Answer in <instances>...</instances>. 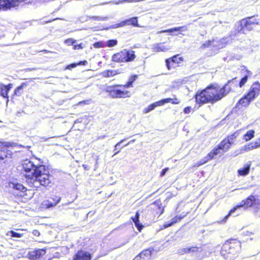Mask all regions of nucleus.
Instances as JSON below:
<instances>
[{
  "mask_svg": "<svg viewBox=\"0 0 260 260\" xmlns=\"http://www.w3.org/2000/svg\"><path fill=\"white\" fill-rule=\"evenodd\" d=\"M88 102L89 101L88 100H84V101H81L79 103V104H87L88 103Z\"/></svg>",
  "mask_w": 260,
  "mask_h": 260,
  "instance_id": "obj_53",
  "label": "nucleus"
},
{
  "mask_svg": "<svg viewBox=\"0 0 260 260\" xmlns=\"http://www.w3.org/2000/svg\"><path fill=\"white\" fill-rule=\"evenodd\" d=\"M214 40L213 39L212 40H208L206 41L205 43H203L201 46V49H205L207 48L211 47L213 46V44L214 42Z\"/></svg>",
  "mask_w": 260,
  "mask_h": 260,
  "instance_id": "obj_39",
  "label": "nucleus"
},
{
  "mask_svg": "<svg viewBox=\"0 0 260 260\" xmlns=\"http://www.w3.org/2000/svg\"><path fill=\"white\" fill-rule=\"evenodd\" d=\"M183 218V217L181 216H176L172 219V222H173V224L179 222L181 221V220Z\"/></svg>",
  "mask_w": 260,
  "mask_h": 260,
  "instance_id": "obj_46",
  "label": "nucleus"
},
{
  "mask_svg": "<svg viewBox=\"0 0 260 260\" xmlns=\"http://www.w3.org/2000/svg\"><path fill=\"white\" fill-rule=\"evenodd\" d=\"M184 58L179 54L174 55L165 59V64L168 70L174 69L180 66L183 61Z\"/></svg>",
  "mask_w": 260,
  "mask_h": 260,
  "instance_id": "obj_11",
  "label": "nucleus"
},
{
  "mask_svg": "<svg viewBox=\"0 0 260 260\" xmlns=\"http://www.w3.org/2000/svg\"><path fill=\"white\" fill-rule=\"evenodd\" d=\"M241 247V242L237 238L226 240L222 244L220 253L227 260L234 259Z\"/></svg>",
  "mask_w": 260,
  "mask_h": 260,
  "instance_id": "obj_5",
  "label": "nucleus"
},
{
  "mask_svg": "<svg viewBox=\"0 0 260 260\" xmlns=\"http://www.w3.org/2000/svg\"><path fill=\"white\" fill-rule=\"evenodd\" d=\"M138 75H133L129 77L126 83L123 84V87L128 88L133 87V83L138 78Z\"/></svg>",
  "mask_w": 260,
  "mask_h": 260,
  "instance_id": "obj_32",
  "label": "nucleus"
},
{
  "mask_svg": "<svg viewBox=\"0 0 260 260\" xmlns=\"http://www.w3.org/2000/svg\"><path fill=\"white\" fill-rule=\"evenodd\" d=\"M27 256L30 260H50L46 255V249H34L28 251Z\"/></svg>",
  "mask_w": 260,
  "mask_h": 260,
  "instance_id": "obj_10",
  "label": "nucleus"
},
{
  "mask_svg": "<svg viewBox=\"0 0 260 260\" xmlns=\"http://www.w3.org/2000/svg\"><path fill=\"white\" fill-rule=\"evenodd\" d=\"M123 84H116L106 87L105 91L113 99L128 98L132 96L130 91L125 90Z\"/></svg>",
  "mask_w": 260,
  "mask_h": 260,
  "instance_id": "obj_7",
  "label": "nucleus"
},
{
  "mask_svg": "<svg viewBox=\"0 0 260 260\" xmlns=\"http://www.w3.org/2000/svg\"><path fill=\"white\" fill-rule=\"evenodd\" d=\"M255 199L254 196L250 195L245 200H242L241 203L235 207L237 209L239 208L243 207L244 209H248L252 207L255 203Z\"/></svg>",
  "mask_w": 260,
  "mask_h": 260,
  "instance_id": "obj_14",
  "label": "nucleus"
},
{
  "mask_svg": "<svg viewBox=\"0 0 260 260\" xmlns=\"http://www.w3.org/2000/svg\"><path fill=\"white\" fill-rule=\"evenodd\" d=\"M171 46L167 42L154 44L152 48V51L155 53L165 52L171 49Z\"/></svg>",
  "mask_w": 260,
  "mask_h": 260,
  "instance_id": "obj_15",
  "label": "nucleus"
},
{
  "mask_svg": "<svg viewBox=\"0 0 260 260\" xmlns=\"http://www.w3.org/2000/svg\"><path fill=\"white\" fill-rule=\"evenodd\" d=\"M28 0H17V3L26 2Z\"/></svg>",
  "mask_w": 260,
  "mask_h": 260,
  "instance_id": "obj_58",
  "label": "nucleus"
},
{
  "mask_svg": "<svg viewBox=\"0 0 260 260\" xmlns=\"http://www.w3.org/2000/svg\"><path fill=\"white\" fill-rule=\"evenodd\" d=\"M135 141V139H133L132 140H131V141L128 142L126 144H125L124 146H126L127 145H128L129 144H130L131 143L134 142Z\"/></svg>",
  "mask_w": 260,
  "mask_h": 260,
  "instance_id": "obj_55",
  "label": "nucleus"
},
{
  "mask_svg": "<svg viewBox=\"0 0 260 260\" xmlns=\"http://www.w3.org/2000/svg\"><path fill=\"white\" fill-rule=\"evenodd\" d=\"M165 208L160 199H158L149 205L148 211L152 217L158 218L165 212Z\"/></svg>",
  "mask_w": 260,
  "mask_h": 260,
  "instance_id": "obj_9",
  "label": "nucleus"
},
{
  "mask_svg": "<svg viewBox=\"0 0 260 260\" xmlns=\"http://www.w3.org/2000/svg\"><path fill=\"white\" fill-rule=\"evenodd\" d=\"M24 85L26 86V83H23L21 86L17 87V90L21 89Z\"/></svg>",
  "mask_w": 260,
  "mask_h": 260,
  "instance_id": "obj_56",
  "label": "nucleus"
},
{
  "mask_svg": "<svg viewBox=\"0 0 260 260\" xmlns=\"http://www.w3.org/2000/svg\"><path fill=\"white\" fill-rule=\"evenodd\" d=\"M118 27L123 26L125 25H131L134 27H139L138 17H134L125 20L117 24Z\"/></svg>",
  "mask_w": 260,
  "mask_h": 260,
  "instance_id": "obj_21",
  "label": "nucleus"
},
{
  "mask_svg": "<svg viewBox=\"0 0 260 260\" xmlns=\"http://www.w3.org/2000/svg\"><path fill=\"white\" fill-rule=\"evenodd\" d=\"M93 46L95 48H100L104 47V44L102 42L99 41L94 43L93 44Z\"/></svg>",
  "mask_w": 260,
  "mask_h": 260,
  "instance_id": "obj_42",
  "label": "nucleus"
},
{
  "mask_svg": "<svg viewBox=\"0 0 260 260\" xmlns=\"http://www.w3.org/2000/svg\"><path fill=\"white\" fill-rule=\"evenodd\" d=\"M27 188L24 187L22 184L17 183V197H23L27 196L26 191Z\"/></svg>",
  "mask_w": 260,
  "mask_h": 260,
  "instance_id": "obj_30",
  "label": "nucleus"
},
{
  "mask_svg": "<svg viewBox=\"0 0 260 260\" xmlns=\"http://www.w3.org/2000/svg\"><path fill=\"white\" fill-rule=\"evenodd\" d=\"M157 106H160L158 101L149 105L146 108L143 110V113H148L152 110H154Z\"/></svg>",
  "mask_w": 260,
  "mask_h": 260,
  "instance_id": "obj_34",
  "label": "nucleus"
},
{
  "mask_svg": "<svg viewBox=\"0 0 260 260\" xmlns=\"http://www.w3.org/2000/svg\"><path fill=\"white\" fill-rule=\"evenodd\" d=\"M158 102L161 106L168 103H171L173 105H178L180 104V101L178 98H176L173 99L168 98L159 100L158 101Z\"/></svg>",
  "mask_w": 260,
  "mask_h": 260,
  "instance_id": "obj_27",
  "label": "nucleus"
},
{
  "mask_svg": "<svg viewBox=\"0 0 260 260\" xmlns=\"http://www.w3.org/2000/svg\"><path fill=\"white\" fill-rule=\"evenodd\" d=\"M120 74L118 70H107L103 72L102 76L104 77L109 78L113 77Z\"/></svg>",
  "mask_w": 260,
  "mask_h": 260,
  "instance_id": "obj_31",
  "label": "nucleus"
},
{
  "mask_svg": "<svg viewBox=\"0 0 260 260\" xmlns=\"http://www.w3.org/2000/svg\"><path fill=\"white\" fill-rule=\"evenodd\" d=\"M129 138H124L123 139L120 140L119 142H118L115 145V148H114V150L116 151L114 153V154H113V155H116L117 154H118V153H119L121 151V149L123 147H124V146H120V145L121 143H122L123 142L126 141V140H127Z\"/></svg>",
  "mask_w": 260,
  "mask_h": 260,
  "instance_id": "obj_37",
  "label": "nucleus"
},
{
  "mask_svg": "<svg viewBox=\"0 0 260 260\" xmlns=\"http://www.w3.org/2000/svg\"><path fill=\"white\" fill-rule=\"evenodd\" d=\"M6 187L9 188L10 189L9 190V191H11V189H12L14 190L16 189V184L14 182H8V185H6Z\"/></svg>",
  "mask_w": 260,
  "mask_h": 260,
  "instance_id": "obj_41",
  "label": "nucleus"
},
{
  "mask_svg": "<svg viewBox=\"0 0 260 260\" xmlns=\"http://www.w3.org/2000/svg\"><path fill=\"white\" fill-rule=\"evenodd\" d=\"M9 233L11 236L14 237H16V233H15L13 231H10Z\"/></svg>",
  "mask_w": 260,
  "mask_h": 260,
  "instance_id": "obj_52",
  "label": "nucleus"
},
{
  "mask_svg": "<svg viewBox=\"0 0 260 260\" xmlns=\"http://www.w3.org/2000/svg\"><path fill=\"white\" fill-rule=\"evenodd\" d=\"M244 68L246 69V75L243 77L238 83L236 81L237 77H235L228 80L221 87H220L219 85L217 84V90L220 100L229 93L234 92L237 87L240 88L243 87L247 82L248 78L252 75V73L246 69L245 67Z\"/></svg>",
  "mask_w": 260,
  "mask_h": 260,
  "instance_id": "obj_4",
  "label": "nucleus"
},
{
  "mask_svg": "<svg viewBox=\"0 0 260 260\" xmlns=\"http://www.w3.org/2000/svg\"><path fill=\"white\" fill-rule=\"evenodd\" d=\"M246 93L254 101L260 95V82H253Z\"/></svg>",
  "mask_w": 260,
  "mask_h": 260,
  "instance_id": "obj_12",
  "label": "nucleus"
},
{
  "mask_svg": "<svg viewBox=\"0 0 260 260\" xmlns=\"http://www.w3.org/2000/svg\"><path fill=\"white\" fill-rule=\"evenodd\" d=\"M18 232H17V238L23 237L24 239H27L28 237V232L26 230L17 229Z\"/></svg>",
  "mask_w": 260,
  "mask_h": 260,
  "instance_id": "obj_38",
  "label": "nucleus"
},
{
  "mask_svg": "<svg viewBox=\"0 0 260 260\" xmlns=\"http://www.w3.org/2000/svg\"><path fill=\"white\" fill-rule=\"evenodd\" d=\"M239 135V132L237 131L234 133L228 135L216 147L213 148L203 159L195 164L193 167H199L207 163L208 161L214 159L216 155L218 154L223 155L228 152L235 143Z\"/></svg>",
  "mask_w": 260,
  "mask_h": 260,
  "instance_id": "obj_2",
  "label": "nucleus"
},
{
  "mask_svg": "<svg viewBox=\"0 0 260 260\" xmlns=\"http://www.w3.org/2000/svg\"><path fill=\"white\" fill-rule=\"evenodd\" d=\"M253 100L245 93L237 102L235 107L238 109L247 108Z\"/></svg>",
  "mask_w": 260,
  "mask_h": 260,
  "instance_id": "obj_16",
  "label": "nucleus"
},
{
  "mask_svg": "<svg viewBox=\"0 0 260 260\" xmlns=\"http://www.w3.org/2000/svg\"><path fill=\"white\" fill-rule=\"evenodd\" d=\"M191 107L190 106H187L184 108L183 112L185 114H189L191 112Z\"/></svg>",
  "mask_w": 260,
  "mask_h": 260,
  "instance_id": "obj_47",
  "label": "nucleus"
},
{
  "mask_svg": "<svg viewBox=\"0 0 260 260\" xmlns=\"http://www.w3.org/2000/svg\"><path fill=\"white\" fill-rule=\"evenodd\" d=\"M112 61L116 63L125 62L123 50L114 54L112 56Z\"/></svg>",
  "mask_w": 260,
  "mask_h": 260,
  "instance_id": "obj_22",
  "label": "nucleus"
},
{
  "mask_svg": "<svg viewBox=\"0 0 260 260\" xmlns=\"http://www.w3.org/2000/svg\"><path fill=\"white\" fill-rule=\"evenodd\" d=\"M250 164H246L244 167L239 169L237 172L239 176H245L248 175L250 172Z\"/></svg>",
  "mask_w": 260,
  "mask_h": 260,
  "instance_id": "obj_29",
  "label": "nucleus"
},
{
  "mask_svg": "<svg viewBox=\"0 0 260 260\" xmlns=\"http://www.w3.org/2000/svg\"><path fill=\"white\" fill-rule=\"evenodd\" d=\"M60 201V198L55 193H51L46 200L43 201V205L46 208L56 206Z\"/></svg>",
  "mask_w": 260,
  "mask_h": 260,
  "instance_id": "obj_13",
  "label": "nucleus"
},
{
  "mask_svg": "<svg viewBox=\"0 0 260 260\" xmlns=\"http://www.w3.org/2000/svg\"><path fill=\"white\" fill-rule=\"evenodd\" d=\"M259 25L260 18L257 15L247 17L238 21L235 26V32L246 35L248 32L253 31L256 25Z\"/></svg>",
  "mask_w": 260,
  "mask_h": 260,
  "instance_id": "obj_6",
  "label": "nucleus"
},
{
  "mask_svg": "<svg viewBox=\"0 0 260 260\" xmlns=\"http://www.w3.org/2000/svg\"><path fill=\"white\" fill-rule=\"evenodd\" d=\"M16 0H0V11H6L15 7Z\"/></svg>",
  "mask_w": 260,
  "mask_h": 260,
  "instance_id": "obj_19",
  "label": "nucleus"
},
{
  "mask_svg": "<svg viewBox=\"0 0 260 260\" xmlns=\"http://www.w3.org/2000/svg\"><path fill=\"white\" fill-rule=\"evenodd\" d=\"M193 98L199 107L209 103L214 104L220 101L217 90V84H210L204 89L198 90Z\"/></svg>",
  "mask_w": 260,
  "mask_h": 260,
  "instance_id": "obj_3",
  "label": "nucleus"
},
{
  "mask_svg": "<svg viewBox=\"0 0 260 260\" xmlns=\"http://www.w3.org/2000/svg\"><path fill=\"white\" fill-rule=\"evenodd\" d=\"M54 20H55V19H54ZM53 20H54V19L49 20L46 21L45 22L49 23V22H51L53 21Z\"/></svg>",
  "mask_w": 260,
  "mask_h": 260,
  "instance_id": "obj_59",
  "label": "nucleus"
},
{
  "mask_svg": "<svg viewBox=\"0 0 260 260\" xmlns=\"http://www.w3.org/2000/svg\"><path fill=\"white\" fill-rule=\"evenodd\" d=\"M237 210L235 207H234L232 209H231L229 213L224 217V220L225 221L231 215L232 213H234Z\"/></svg>",
  "mask_w": 260,
  "mask_h": 260,
  "instance_id": "obj_44",
  "label": "nucleus"
},
{
  "mask_svg": "<svg viewBox=\"0 0 260 260\" xmlns=\"http://www.w3.org/2000/svg\"><path fill=\"white\" fill-rule=\"evenodd\" d=\"M169 170V168H165V169H162L160 173V176L162 177L164 176L166 172Z\"/></svg>",
  "mask_w": 260,
  "mask_h": 260,
  "instance_id": "obj_48",
  "label": "nucleus"
},
{
  "mask_svg": "<svg viewBox=\"0 0 260 260\" xmlns=\"http://www.w3.org/2000/svg\"><path fill=\"white\" fill-rule=\"evenodd\" d=\"M40 52H45V53H48L49 51L47 50H43L42 51H40Z\"/></svg>",
  "mask_w": 260,
  "mask_h": 260,
  "instance_id": "obj_60",
  "label": "nucleus"
},
{
  "mask_svg": "<svg viewBox=\"0 0 260 260\" xmlns=\"http://www.w3.org/2000/svg\"><path fill=\"white\" fill-rule=\"evenodd\" d=\"M14 93L15 94H16V89H15L14 90Z\"/></svg>",
  "mask_w": 260,
  "mask_h": 260,
  "instance_id": "obj_62",
  "label": "nucleus"
},
{
  "mask_svg": "<svg viewBox=\"0 0 260 260\" xmlns=\"http://www.w3.org/2000/svg\"><path fill=\"white\" fill-rule=\"evenodd\" d=\"M125 2H129V3H132V2H139V1L138 0H124Z\"/></svg>",
  "mask_w": 260,
  "mask_h": 260,
  "instance_id": "obj_54",
  "label": "nucleus"
},
{
  "mask_svg": "<svg viewBox=\"0 0 260 260\" xmlns=\"http://www.w3.org/2000/svg\"><path fill=\"white\" fill-rule=\"evenodd\" d=\"M255 131L253 129H250L243 135V139L245 141H248L251 140L254 137Z\"/></svg>",
  "mask_w": 260,
  "mask_h": 260,
  "instance_id": "obj_35",
  "label": "nucleus"
},
{
  "mask_svg": "<svg viewBox=\"0 0 260 260\" xmlns=\"http://www.w3.org/2000/svg\"><path fill=\"white\" fill-rule=\"evenodd\" d=\"M199 248L197 246H191L190 247H186L181 248L179 250V253L181 255L189 253H197L199 251Z\"/></svg>",
  "mask_w": 260,
  "mask_h": 260,
  "instance_id": "obj_24",
  "label": "nucleus"
},
{
  "mask_svg": "<svg viewBox=\"0 0 260 260\" xmlns=\"http://www.w3.org/2000/svg\"><path fill=\"white\" fill-rule=\"evenodd\" d=\"M131 219L135 223V226L137 228L138 230L141 232L143 228V225L141 224L139 222V212L137 211L136 213L135 216L134 217H132Z\"/></svg>",
  "mask_w": 260,
  "mask_h": 260,
  "instance_id": "obj_28",
  "label": "nucleus"
},
{
  "mask_svg": "<svg viewBox=\"0 0 260 260\" xmlns=\"http://www.w3.org/2000/svg\"><path fill=\"white\" fill-rule=\"evenodd\" d=\"M92 18H93V19H94V20H98V19H99L98 17H93Z\"/></svg>",
  "mask_w": 260,
  "mask_h": 260,
  "instance_id": "obj_61",
  "label": "nucleus"
},
{
  "mask_svg": "<svg viewBox=\"0 0 260 260\" xmlns=\"http://www.w3.org/2000/svg\"><path fill=\"white\" fill-rule=\"evenodd\" d=\"M186 30H187V27L186 26H182L176 27H173V28H170V29L161 30V31H159V33H161V32H173L174 31H186Z\"/></svg>",
  "mask_w": 260,
  "mask_h": 260,
  "instance_id": "obj_33",
  "label": "nucleus"
},
{
  "mask_svg": "<svg viewBox=\"0 0 260 260\" xmlns=\"http://www.w3.org/2000/svg\"><path fill=\"white\" fill-rule=\"evenodd\" d=\"M43 161L40 159L34 158L31 159H24L21 163L22 170L25 172L24 177L26 175H30L32 172H35L36 170L40 166L42 165Z\"/></svg>",
  "mask_w": 260,
  "mask_h": 260,
  "instance_id": "obj_8",
  "label": "nucleus"
},
{
  "mask_svg": "<svg viewBox=\"0 0 260 260\" xmlns=\"http://www.w3.org/2000/svg\"><path fill=\"white\" fill-rule=\"evenodd\" d=\"M12 87V84H9L6 85L2 83H0V94L4 98H7L8 92Z\"/></svg>",
  "mask_w": 260,
  "mask_h": 260,
  "instance_id": "obj_26",
  "label": "nucleus"
},
{
  "mask_svg": "<svg viewBox=\"0 0 260 260\" xmlns=\"http://www.w3.org/2000/svg\"><path fill=\"white\" fill-rule=\"evenodd\" d=\"M87 64L86 60L80 61L77 63H72L68 65L66 67L67 70H71L73 68L77 67L78 66H85Z\"/></svg>",
  "mask_w": 260,
  "mask_h": 260,
  "instance_id": "obj_36",
  "label": "nucleus"
},
{
  "mask_svg": "<svg viewBox=\"0 0 260 260\" xmlns=\"http://www.w3.org/2000/svg\"><path fill=\"white\" fill-rule=\"evenodd\" d=\"M123 50L124 56H125V62H132L135 59L136 55L134 50L126 49Z\"/></svg>",
  "mask_w": 260,
  "mask_h": 260,
  "instance_id": "obj_23",
  "label": "nucleus"
},
{
  "mask_svg": "<svg viewBox=\"0 0 260 260\" xmlns=\"http://www.w3.org/2000/svg\"><path fill=\"white\" fill-rule=\"evenodd\" d=\"M117 44V41L116 40H109L107 42V46L108 47H113Z\"/></svg>",
  "mask_w": 260,
  "mask_h": 260,
  "instance_id": "obj_40",
  "label": "nucleus"
},
{
  "mask_svg": "<svg viewBox=\"0 0 260 260\" xmlns=\"http://www.w3.org/2000/svg\"><path fill=\"white\" fill-rule=\"evenodd\" d=\"M12 151L6 148H2L0 149V164L5 163L12 157Z\"/></svg>",
  "mask_w": 260,
  "mask_h": 260,
  "instance_id": "obj_20",
  "label": "nucleus"
},
{
  "mask_svg": "<svg viewBox=\"0 0 260 260\" xmlns=\"http://www.w3.org/2000/svg\"><path fill=\"white\" fill-rule=\"evenodd\" d=\"M91 254L83 250H78L73 257V260H91Z\"/></svg>",
  "mask_w": 260,
  "mask_h": 260,
  "instance_id": "obj_17",
  "label": "nucleus"
},
{
  "mask_svg": "<svg viewBox=\"0 0 260 260\" xmlns=\"http://www.w3.org/2000/svg\"><path fill=\"white\" fill-rule=\"evenodd\" d=\"M153 251L154 248L153 247H149L148 248L145 249L139 253L136 256L135 259H138L139 258V260H147L151 256Z\"/></svg>",
  "mask_w": 260,
  "mask_h": 260,
  "instance_id": "obj_18",
  "label": "nucleus"
},
{
  "mask_svg": "<svg viewBox=\"0 0 260 260\" xmlns=\"http://www.w3.org/2000/svg\"><path fill=\"white\" fill-rule=\"evenodd\" d=\"M76 41L73 39L69 38L65 40L64 42L68 45H73L76 43Z\"/></svg>",
  "mask_w": 260,
  "mask_h": 260,
  "instance_id": "obj_43",
  "label": "nucleus"
},
{
  "mask_svg": "<svg viewBox=\"0 0 260 260\" xmlns=\"http://www.w3.org/2000/svg\"><path fill=\"white\" fill-rule=\"evenodd\" d=\"M32 234L34 236L37 237H39L40 235V232L37 230H33Z\"/></svg>",
  "mask_w": 260,
  "mask_h": 260,
  "instance_id": "obj_49",
  "label": "nucleus"
},
{
  "mask_svg": "<svg viewBox=\"0 0 260 260\" xmlns=\"http://www.w3.org/2000/svg\"><path fill=\"white\" fill-rule=\"evenodd\" d=\"M26 182L29 186L37 189L40 186L51 187L54 184V178L48 168L42 165L32 172L30 175H26Z\"/></svg>",
  "mask_w": 260,
  "mask_h": 260,
  "instance_id": "obj_1",
  "label": "nucleus"
},
{
  "mask_svg": "<svg viewBox=\"0 0 260 260\" xmlns=\"http://www.w3.org/2000/svg\"><path fill=\"white\" fill-rule=\"evenodd\" d=\"M1 144H2V146H6V147L8 146V145H7L8 143L4 142V143H1Z\"/></svg>",
  "mask_w": 260,
  "mask_h": 260,
  "instance_id": "obj_57",
  "label": "nucleus"
},
{
  "mask_svg": "<svg viewBox=\"0 0 260 260\" xmlns=\"http://www.w3.org/2000/svg\"><path fill=\"white\" fill-rule=\"evenodd\" d=\"M84 46L83 44V43H80L79 44L74 45L73 46V49L74 50H79V49H83L84 48Z\"/></svg>",
  "mask_w": 260,
  "mask_h": 260,
  "instance_id": "obj_45",
  "label": "nucleus"
},
{
  "mask_svg": "<svg viewBox=\"0 0 260 260\" xmlns=\"http://www.w3.org/2000/svg\"><path fill=\"white\" fill-rule=\"evenodd\" d=\"M82 167H83L84 169L85 170H89L90 169V166H89L87 165L83 164L82 165Z\"/></svg>",
  "mask_w": 260,
  "mask_h": 260,
  "instance_id": "obj_51",
  "label": "nucleus"
},
{
  "mask_svg": "<svg viewBox=\"0 0 260 260\" xmlns=\"http://www.w3.org/2000/svg\"><path fill=\"white\" fill-rule=\"evenodd\" d=\"M173 224V222L172 221V222H171L170 223L165 224L164 225V228H168L172 226Z\"/></svg>",
  "mask_w": 260,
  "mask_h": 260,
  "instance_id": "obj_50",
  "label": "nucleus"
},
{
  "mask_svg": "<svg viewBox=\"0 0 260 260\" xmlns=\"http://www.w3.org/2000/svg\"><path fill=\"white\" fill-rule=\"evenodd\" d=\"M260 147V137L254 142H251L244 146V150L246 151L251 150Z\"/></svg>",
  "mask_w": 260,
  "mask_h": 260,
  "instance_id": "obj_25",
  "label": "nucleus"
}]
</instances>
